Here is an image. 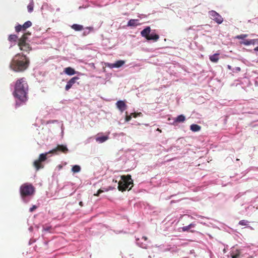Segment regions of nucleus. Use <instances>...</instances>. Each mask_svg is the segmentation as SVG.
I'll use <instances>...</instances> for the list:
<instances>
[{
  "mask_svg": "<svg viewBox=\"0 0 258 258\" xmlns=\"http://www.w3.org/2000/svg\"><path fill=\"white\" fill-rule=\"evenodd\" d=\"M190 128L192 132H198L200 130L201 126L198 124H192L190 125Z\"/></svg>",
  "mask_w": 258,
  "mask_h": 258,
  "instance_id": "obj_20",
  "label": "nucleus"
},
{
  "mask_svg": "<svg viewBox=\"0 0 258 258\" xmlns=\"http://www.w3.org/2000/svg\"><path fill=\"white\" fill-rule=\"evenodd\" d=\"M89 28V29H92V30L93 29V28H91V27H89V28Z\"/></svg>",
  "mask_w": 258,
  "mask_h": 258,
  "instance_id": "obj_44",
  "label": "nucleus"
},
{
  "mask_svg": "<svg viewBox=\"0 0 258 258\" xmlns=\"http://www.w3.org/2000/svg\"><path fill=\"white\" fill-rule=\"evenodd\" d=\"M219 53H215L212 55H211V61L213 62H217L219 59Z\"/></svg>",
  "mask_w": 258,
  "mask_h": 258,
  "instance_id": "obj_21",
  "label": "nucleus"
},
{
  "mask_svg": "<svg viewBox=\"0 0 258 258\" xmlns=\"http://www.w3.org/2000/svg\"><path fill=\"white\" fill-rule=\"evenodd\" d=\"M239 254H240V253H239V252H238V253H237L234 255H232V258H238V256H239Z\"/></svg>",
  "mask_w": 258,
  "mask_h": 258,
  "instance_id": "obj_37",
  "label": "nucleus"
},
{
  "mask_svg": "<svg viewBox=\"0 0 258 258\" xmlns=\"http://www.w3.org/2000/svg\"><path fill=\"white\" fill-rule=\"evenodd\" d=\"M255 44H258V39H255Z\"/></svg>",
  "mask_w": 258,
  "mask_h": 258,
  "instance_id": "obj_40",
  "label": "nucleus"
},
{
  "mask_svg": "<svg viewBox=\"0 0 258 258\" xmlns=\"http://www.w3.org/2000/svg\"><path fill=\"white\" fill-rule=\"evenodd\" d=\"M31 35V33L27 32L24 33L22 37L19 39L18 45L21 50L29 52L32 48L29 43L27 42L28 36Z\"/></svg>",
  "mask_w": 258,
  "mask_h": 258,
  "instance_id": "obj_4",
  "label": "nucleus"
},
{
  "mask_svg": "<svg viewBox=\"0 0 258 258\" xmlns=\"http://www.w3.org/2000/svg\"><path fill=\"white\" fill-rule=\"evenodd\" d=\"M56 226L52 227L51 226L48 224H45L43 225V231L47 232L49 233H53L55 230V228Z\"/></svg>",
  "mask_w": 258,
  "mask_h": 258,
  "instance_id": "obj_13",
  "label": "nucleus"
},
{
  "mask_svg": "<svg viewBox=\"0 0 258 258\" xmlns=\"http://www.w3.org/2000/svg\"><path fill=\"white\" fill-rule=\"evenodd\" d=\"M228 68L229 69H231V67L230 66L228 65Z\"/></svg>",
  "mask_w": 258,
  "mask_h": 258,
  "instance_id": "obj_42",
  "label": "nucleus"
},
{
  "mask_svg": "<svg viewBox=\"0 0 258 258\" xmlns=\"http://www.w3.org/2000/svg\"><path fill=\"white\" fill-rule=\"evenodd\" d=\"M255 39H250L249 40V42L250 43V45H254L255 44Z\"/></svg>",
  "mask_w": 258,
  "mask_h": 258,
  "instance_id": "obj_36",
  "label": "nucleus"
},
{
  "mask_svg": "<svg viewBox=\"0 0 258 258\" xmlns=\"http://www.w3.org/2000/svg\"><path fill=\"white\" fill-rule=\"evenodd\" d=\"M81 170V167L79 165H74L72 168V171L74 173L79 172Z\"/></svg>",
  "mask_w": 258,
  "mask_h": 258,
  "instance_id": "obj_27",
  "label": "nucleus"
},
{
  "mask_svg": "<svg viewBox=\"0 0 258 258\" xmlns=\"http://www.w3.org/2000/svg\"><path fill=\"white\" fill-rule=\"evenodd\" d=\"M104 191L102 189H99L96 194H95L94 195L95 196H98L100 194L102 193Z\"/></svg>",
  "mask_w": 258,
  "mask_h": 258,
  "instance_id": "obj_35",
  "label": "nucleus"
},
{
  "mask_svg": "<svg viewBox=\"0 0 258 258\" xmlns=\"http://www.w3.org/2000/svg\"><path fill=\"white\" fill-rule=\"evenodd\" d=\"M138 22V20L137 19H131L127 23L128 26H136L138 24L137 22Z\"/></svg>",
  "mask_w": 258,
  "mask_h": 258,
  "instance_id": "obj_19",
  "label": "nucleus"
},
{
  "mask_svg": "<svg viewBox=\"0 0 258 258\" xmlns=\"http://www.w3.org/2000/svg\"><path fill=\"white\" fill-rule=\"evenodd\" d=\"M151 32V28L150 27H147L141 32V35L146 38L148 40H153L157 41L159 38V36L158 34L152 33L150 34Z\"/></svg>",
  "mask_w": 258,
  "mask_h": 258,
  "instance_id": "obj_6",
  "label": "nucleus"
},
{
  "mask_svg": "<svg viewBox=\"0 0 258 258\" xmlns=\"http://www.w3.org/2000/svg\"><path fill=\"white\" fill-rule=\"evenodd\" d=\"M34 3L33 1H31L30 4L27 6L28 11L29 13H31L33 10Z\"/></svg>",
  "mask_w": 258,
  "mask_h": 258,
  "instance_id": "obj_26",
  "label": "nucleus"
},
{
  "mask_svg": "<svg viewBox=\"0 0 258 258\" xmlns=\"http://www.w3.org/2000/svg\"><path fill=\"white\" fill-rule=\"evenodd\" d=\"M196 224L194 223H191L188 226H184L182 227V231H190L191 232H194V231L191 230V228L195 227Z\"/></svg>",
  "mask_w": 258,
  "mask_h": 258,
  "instance_id": "obj_15",
  "label": "nucleus"
},
{
  "mask_svg": "<svg viewBox=\"0 0 258 258\" xmlns=\"http://www.w3.org/2000/svg\"><path fill=\"white\" fill-rule=\"evenodd\" d=\"M29 64V60L26 55L18 53L15 55L10 63V68L17 72L26 70Z\"/></svg>",
  "mask_w": 258,
  "mask_h": 258,
  "instance_id": "obj_2",
  "label": "nucleus"
},
{
  "mask_svg": "<svg viewBox=\"0 0 258 258\" xmlns=\"http://www.w3.org/2000/svg\"><path fill=\"white\" fill-rule=\"evenodd\" d=\"M247 34H241V35H237L235 38L236 39H241V40H244V39L246 37H247Z\"/></svg>",
  "mask_w": 258,
  "mask_h": 258,
  "instance_id": "obj_28",
  "label": "nucleus"
},
{
  "mask_svg": "<svg viewBox=\"0 0 258 258\" xmlns=\"http://www.w3.org/2000/svg\"><path fill=\"white\" fill-rule=\"evenodd\" d=\"M68 149L67 148L66 146L63 145H57L55 148L50 151L49 153L58 154L57 152H60L66 154L68 152Z\"/></svg>",
  "mask_w": 258,
  "mask_h": 258,
  "instance_id": "obj_8",
  "label": "nucleus"
},
{
  "mask_svg": "<svg viewBox=\"0 0 258 258\" xmlns=\"http://www.w3.org/2000/svg\"><path fill=\"white\" fill-rule=\"evenodd\" d=\"M248 221L245 220H242L239 221V224L242 226H246L248 225Z\"/></svg>",
  "mask_w": 258,
  "mask_h": 258,
  "instance_id": "obj_31",
  "label": "nucleus"
},
{
  "mask_svg": "<svg viewBox=\"0 0 258 258\" xmlns=\"http://www.w3.org/2000/svg\"><path fill=\"white\" fill-rule=\"evenodd\" d=\"M35 192V187L30 183L23 184L20 188V192L23 199L32 196Z\"/></svg>",
  "mask_w": 258,
  "mask_h": 258,
  "instance_id": "obj_5",
  "label": "nucleus"
},
{
  "mask_svg": "<svg viewBox=\"0 0 258 258\" xmlns=\"http://www.w3.org/2000/svg\"><path fill=\"white\" fill-rule=\"evenodd\" d=\"M212 145H211V147H210V149H212Z\"/></svg>",
  "mask_w": 258,
  "mask_h": 258,
  "instance_id": "obj_45",
  "label": "nucleus"
},
{
  "mask_svg": "<svg viewBox=\"0 0 258 258\" xmlns=\"http://www.w3.org/2000/svg\"><path fill=\"white\" fill-rule=\"evenodd\" d=\"M108 139V136H102L96 138V140L100 143H103Z\"/></svg>",
  "mask_w": 258,
  "mask_h": 258,
  "instance_id": "obj_23",
  "label": "nucleus"
},
{
  "mask_svg": "<svg viewBox=\"0 0 258 258\" xmlns=\"http://www.w3.org/2000/svg\"><path fill=\"white\" fill-rule=\"evenodd\" d=\"M157 131H159V132H161V130H160L159 128H158V129H157Z\"/></svg>",
  "mask_w": 258,
  "mask_h": 258,
  "instance_id": "obj_43",
  "label": "nucleus"
},
{
  "mask_svg": "<svg viewBox=\"0 0 258 258\" xmlns=\"http://www.w3.org/2000/svg\"><path fill=\"white\" fill-rule=\"evenodd\" d=\"M9 40L11 42H16L18 39V36L15 34L10 35L9 36L8 38Z\"/></svg>",
  "mask_w": 258,
  "mask_h": 258,
  "instance_id": "obj_25",
  "label": "nucleus"
},
{
  "mask_svg": "<svg viewBox=\"0 0 258 258\" xmlns=\"http://www.w3.org/2000/svg\"><path fill=\"white\" fill-rule=\"evenodd\" d=\"M64 73L69 76H72L76 74L75 70L71 67H68L64 69Z\"/></svg>",
  "mask_w": 258,
  "mask_h": 258,
  "instance_id": "obj_14",
  "label": "nucleus"
},
{
  "mask_svg": "<svg viewBox=\"0 0 258 258\" xmlns=\"http://www.w3.org/2000/svg\"><path fill=\"white\" fill-rule=\"evenodd\" d=\"M125 63V61L124 60H119L116 61L115 63H108L107 64V66L111 68H119L123 66Z\"/></svg>",
  "mask_w": 258,
  "mask_h": 258,
  "instance_id": "obj_11",
  "label": "nucleus"
},
{
  "mask_svg": "<svg viewBox=\"0 0 258 258\" xmlns=\"http://www.w3.org/2000/svg\"><path fill=\"white\" fill-rule=\"evenodd\" d=\"M132 115L133 117L136 118L138 116H141L142 115V114L141 112H139V113H132Z\"/></svg>",
  "mask_w": 258,
  "mask_h": 258,
  "instance_id": "obj_32",
  "label": "nucleus"
},
{
  "mask_svg": "<svg viewBox=\"0 0 258 258\" xmlns=\"http://www.w3.org/2000/svg\"><path fill=\"white\" fill-rule=\"evenodd\" d=\"M121 180L118 182V188L119 191L130 190L133 186V180L131 175L121 176Z\"/></svg>",
  "mask_w": 258,
  "mask_h": 258,
  "instance_id": "obj_3",
  "label": "nucleus"
},
{
  "mask_svg": "<svg viewBox=\"0 0 258 258\" xmlns=\"http://www.w3.org/2000/svg\"><path fill=\"white\" fill-rule=\"evenodd\" d=\"M185 120V117L183 115H178L176 118H175L173 124H175L177 122H183Z\"/></svg>",
  "mask_w": 258,
  "mask_h": 258,
  "instance_id": "obj_16",
  "label": "nucleus"
},
{
  "mask_svg": "<svg viewBox=\"0 0 258 258\" xmlns=\"http://www.w3.org/2000/svg\"><path fill=\"white\" fill-rule=\"evenodd\" d=\"M240 67H235L233 69V72H238L240 71Z\"/></svg>",
  "mask_w": 258,
  "mask_h": 258,
  "instance_id": "obj_34",
  "label": "nucleus"
},
{
  "mask_svg": "<svg viewBox=\"0 0 258 258\" xmlns=\"http://www.w3.org/2000/svg\"><path fill=\"white\" fill-rule=\"evenodd\" d=\"M37 208V207L36 206H33L32 208L30 209V210H35Z\"/></svg>",
  "mask_w": 258,
  "mask_h": 258,
  "instance_id": "obj_38",
  "label": "nucleus"
},
{
  "mask_svg": "<svg viewBox=\"0 0 258 258\" xmlns=\"http://www.w3.org/2000/svg\"><path fill=\"white\" fill-rule=\"evenodd\" d=\"M49 153V152L48 153H44V154H41L40 155H39V158H38V160L41 162H43V161H44L46 160L47 159V154Z\"/></svg>",
  "mask_w": 258,
  "mask_h": 258,
  "instance_id": "obj_22",
  "label": "nucleus"
},
{
  "mask_svg": "<svg viewBox=\"0 0 258 258\" xmlns=\"http://www.w3.org/2000/svg\"><path fill=\"white\" fill-rule=\"evenodd\" d=\"M26 29V28L24 27V25H18L17 26H16L15 27V31L17 32H19L21 31H25Z\"/></svg>",
  "mask_w": 258,
  "mask_h": 258,
  "instance_id": "obj_24",
  "label": "nucleus"
},
{
  "mask_svg": "<svg viewBox=\"0 0 258 258\" xmlns=\"http://www.w3.org/2000/svg\"><path fill=\"white\" fill-rule=\"evenodd\" d=\"M79 79V78L78 77H74L72 78H71L66 85V90L68 91L69 89H70L73 86V85L76 83V81Z\"/></svg>",
  "mask_w": 258,
  "mask_h": 258,
  "instance_id": "obj_10",
  "label": "nucleus"
},
{
  "mask_svg": "<svg viewBox=\"0 0 258 258\" xmlns=\"http://www.w3.org/2000/svg\"><path fill=\"white\" fill-rule=\"evenodd\" d=\"M211 19L213 20L218 24H221L224 20L223 18L214 10H211Z\"/></svg>",
  "mask_w": 258,
  "mask_h": 258,
  "instance_id": "obj_7",
  "label": "nucleus"
},
{
  "mask_svg": "<svg viewBox=\"0 0 258 258\" xmlns=\"http://www.w3.org/2000/svg\"><path fill=\"white\" fill-rule=\"evenodd\" d=\"M117 108L122 112L124 110L126 109V105L123 101H118L116 103Z\"/></svg>",
  "mask_w": 258,
  "mask_h": 258,
  "instance_id": "obj_12",
  "label": "nucleus"
},
{
  "mask_svg": "<svg viewBox=\"0 0 258 258\" xmlns=\"http://www.w3.org/2000/svg\"><path fill=\"white\" fill-rule=\"evenodd\" d=\"M33 165L37 170L43 168V166L42 165L41 162L38 159L35 160L33 162Z\"/></svg>",
  "mask_w": 258,
  "mask_h": 258,
  "instance_id": "obj_17",
  "label": "nucleus"
},
{
  "mask_svg": "<svg viewBox=\"0 0 258 258\" xmlns=\"http://www.w3.org/2000/svg\"><path fill=\"white\" fill-rule=\"evenodd\" d=\"M79 205H80V206H83V202H80L79 203Z\"/></svg>",
  "mask_w": 258,
  "mask_h": 258,
  "instance_id": "obj_41",
  "label": "nucleus"
},
{
  "mask_svg": "<svg viewBox=\"0 0 258 258\" xmlns=\"http://www.w3.org/2000/svg\"><path fill=\"white\" fill-rule=\"evenodd\" d=\"M24 27L26 29H27L28 28L30 27V26H31L32 25V23L31 21H28L27 22H26L24 24Z\"/></svg>",
  "mask_w": 258,
  "mask_h": 258,
  "instance_id": "obj_30",
  "label": "nucleus"
},
{
  "mask_svg": "<svg viewBox=\"0 0 258 258\" xmlns=\"http://www.w3.org/2000/svg\"><path fill=\"white\" fill-rule=\"evenodd\" d=\"M71 27L72 29H73L74 30H75V31H81L83 29V26L82 25L76 24H73L71 26Z\"/></svg>",
  "mask_w": 258,
  "mask_h": 258,
  "instance_id": "obj_18",
  "label": "nucleus"
},
{
  "mask_svg": "<svg viewBox=\"0 0 258 258\" xmlns=\"http://www.w3.org/2000/svg\"><path fill=\"white\" fill-rule=\"evenodd\" d=\"M240 43L241 44H243L244 45H246V46H248V45H250V43L249 42V40H242V41H240Z\"/></svg>",
  "mask_w": 258,
  "mask_h": 258,
  "instance_id": "obj_29",
  "label": "nucleus"
},
{
  "mask_svg": "<svg viewBox=\"0 0 258 258\" xmlns=\"http://www.w3.org/2000/svg\"><path fill=\"white\" fill-rule=\"evenodd\" d=\"M28 85L25 78L18 79L15 83L14 95L20 101L24 102L27 100Z\"/></svg>",
  "mask_w": 258,
  "mask_h": 258,
  "instance_id": "obj_1",
  "label": "nucleus"
},
{
  "mask_svg": "<svg viewBox=\"0 0 258 258\" xmlns=\"http://www.w3.org/2000/svg\"><path fill=\"white\" fill-rule=\"evenodd\" d=\"M254 51H258V46L256 47L254 49Z\"/></svg>",
  "mask_w": 258,
  "mask_h": 258,
  "instance_id": "obj_39",
  "label": "nucleus"
},
{
  "mask_svg": "<svg viewBox=\"0 0 258 258\" xmlns=\"http://www.w3.org/2000/svg\"><path fill=\"white\" fill-rule=\"evenodd\" d=\"M132 116H133L132 114L131 115H128L127 114V112H126V117H125V121H129L130 120H131Z\"/></svg>",
  "mask_w": 258,
  "mask_h": 258,
  "instance_id": "obj_33",
  "label": "nucleus"
},
{
  "mask_svg": "<svg viewBox=\"0 0 258 258\" xmlns=\"http://www.w3.org/2000/svg\"><path fill=\"white\" fill-rule=\"evenodd\" d=\"M137 243L141 247L147 249L149 241L146 236H143L141 239H137Z\"/></svg>",
  "mask_w": 258,
  "mask_h": 258,
  "instance_id": "obj_9",
  "label": "nucleus"
}]
</instances>
